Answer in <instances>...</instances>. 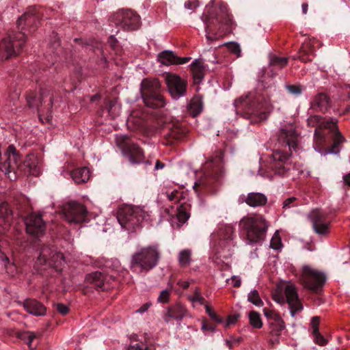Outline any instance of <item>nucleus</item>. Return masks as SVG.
Returning <instances> with one entry per match:
<instances>
[{"mask_svg":"<svg viewBox=\"0 0 350 350\" xmlns=\"http://www.w3.org/2000/svg\"><path fill=\"white\" fill-rule=\"evenodd\" d=\"M157 59L162 64L170 66L186 64L191 59V57H179L171 51H164L159 53Z\"/></svg>","mask_w":350,"mask_h":350,"instance_id":"393cba45","label":"nucleus"},{"mask_svg":"<svg viewBox=\"0 0 350 350\" xmlns=\"http://www.w3.org/2000/svg\"><path fill=\"white\" fill-rule=\"evenodd\" d=\"M128 350H149V349L144 345H139L138 343L131 345Z\"/></svg>","mask_w":350,"mask_h":350,"instance_id":"052dcab7","label":"nucleus"},{"mask_svg":"<svg viewBox=\"0 0 350 350\" xmlns=\"http://www.w3.org/2000/svg\"><path fill=\"white\" fill-rule=\"evenodd\" d=\"M146 116L140 110L132 111L127 119V124L135 129H140L144 126Z\"/></svg>","mask_w":350,"mask_h":350,"instance_id":"2f4dec72","label":"nucleus"},{"mask_svg":"<svg viewBox=\"0 0 350 350\" xmlns=\"http://www.w3.org/2000/svg\"><path fill=\"white\" fill-rule=\"evenodd\" d=\"M310 218L312 227L316 233L319 234H326L329 231V221L327 214L319 210L313 211L310 214Z\"/></svg>","mask_w":350,"mask_h":350,"instance_id":"4be33fe9","label":"nucleus"},{"mask_svg":"<svg viewBox=\"0 0 350 350\" xmlns=\"http://www.w3.org/2000/svg\"><path fill=\"white\" fill-rule=\"evenodd\" d=\"M64 262V254L57 251L55 247L44 246L40 250L36 263L37 265L49 266L56 270H61Z\"/></svg>","mask_w":350,"mask_h":350,"instance_id":"dca6fc26","label":"nucleus"},{"mask_svg":"<svg viewBox=\"0 0 350 350\" xmlns=\"http://www.w3.org/2000/svg\"><path fill=\"white\" fill-rule=\"evenodd\" d=\"M320 323V318L319 317H314L311 319L312 334L314 338V341L319 345L323 346L327 344L326 339L320 334L319 331V325Z\"/></svg>","mask_w":350,"mask_h":350,"instance_id":"72a5a7b5","label":"nucleus"},{"mask_svg":"<svg viewBox=\"0 0 350 350\" xmlns=\"http://www.w3.org/2000/svg\"><path fill=\"white\" fill-rule=\"evenodd\" d=\"M23 306L27 312L34 316H43L46 313L45 306L36 299H25Z\"/></svg>","mask_w":350,"mask_h":350,"instance_id":"c85d7f7f","label":"nucleus"},{"mask_svg":"<svg viewBox=\"0 0 350 350\" xmlns=\"http://www.w3.org/2000/svg\"><path fill=\"white\" fill-rule=\"evenodd\" d=\"M106 107L109 116L113 119L118 117L120 113L121 106L117 100H107Z\"/></svg>","mask_w":350,"mask_h":350,"instance_id":"58836bf2","label":"nucleus"},{"mask_svg":"<svg viewBox=\"0 0 350 350\" xmlns=\"http://www.w3.org/2000/svg\"><path fill=\"white\" fill-rule=\"evenodd\" d=\"M176 218L178 221L181 223H185L189 217V214L187 212V208L185 205H180L177 208Z\"/></svg>","mask_w":350,"mask_h":350,"instance_id":"c03bdc74","label":"nucleus"},{"mask_svg":"<svg viewBox=\"0 0 350 350\" xmlns=\"http://www.w3.org/2000/svg\"><path fill=\"white\" fill-rule=\"evenodd\" d=\"M165 82L168 91L174 99H178L185 96L187 91V81L178 75L167 73L165 77Z\"/></svg>","mask_w":350,"mask_h":350,"instance_id":"aec40b11","label":"nucleus"},{"mask_svg":"<svg viewBox=\"0 0 350 350\" xmlns=\"http://www.w3.org/2000/svg\"><path fill=\"white\" fill-rule=\"evenodd\" d=\"M160 255L157 245L142 247L132 255L130 267L135 272L147 273L158 265Z\"/></svg>","mask_w":350,"mask_h":350,"instance_id":"20e7f679","label":"nucleus"},{"mask_svg":"<svg viewBox=\"0 0 350 350\" xmlns=\"http://www.w3.org/2000/svg\"><path fill=\"white\" fill-rule=\"evenodd\" d=\"M149 306V304H145L137 310V312L139 313H144L148 309Z\"/></svg>","mask_w":350,"mask_h":350,"instance_id":"774afa93","label":"nucleus"},{"mask_svg":"<svg viewBox=\"0 0 350 350\" xmlns=\"http://www.w3.org/2000/svg\"><path fill=\"white\" fill-rule=\"evenodd\" d=\"M278 142L282 147H288L289 151H297L301 142V133L296 123L284 121L281 123L278 131Z\"/></svg>","mask_w":350,"mask_h":350,"instance_id":"6e6552de","label":"nucleus"},{"mask_svg":"<svg viewBox=\"0 0 350 350\" xmlns=\"http://www.w3.org/2000/svg\"><path fill=\"white\" fill-rule=\"evenodd\" d=\"M187 308L180 303L170 306L164 316V321L166 323L170 322L172 319H175L178 321L187 315Z\"/></svg>","mask_w":350,"mask_h":350,"instance_id":"a878e982","label":"nucleus"},{"mask_svg":"<svg viewBox=\"0 0 350 350\" xmlns=\"http://www.w3.org/2000/svg\"><path fill=\"white\" fill-rule=\"evenodd\" d=\"M239 226L246 234L248 243H255L265 239L268 224L263 216L254 215L243 217Z\"/></svg>","mask_w":350,"mask_h":350,"instance_id":"423d86ee","label":"nucleus"},{"mask_svg":"<svg viewBox=\"0 0 350 350\" xmlns=\"http://www.w3.org/2000/svg\"><path fill=\"white\" fill-rule=\"evenodd\" d=\"M288 63L286 57H281L276 55H273L270 59V65L273 66H278L280 68H284Z\"/></svg>","mask_w":350,"mask_h":350,"instance_id":"49530a36","label":"nucleus"},{"mask_svg":"<svg viewBox=\"0 0 350 350\" xmlns=\"http://www.w3.org/2000/svg\"><path fill=\"white\" fill-rule=\"evenodd\" d=\"M26 42L24 32L9 33L0 42V55L2 58L8 59L18 55L23 49Z\"/></svg>","mask_w":350,"mask_h":350,"instance_id":"f8f14e48","label":"nucleus"},{"mask_svg":"<svg viewBox=\"0 0 350 350\" xmlns=\"http://www.w3.org/2000/svg\"><path fill=\"white\" fill-rule=\"evenodd\" d=\"M234 105L237 113L256 122L267 120L273 109L270 95L266 90L243 95L234 100Z\"/></svg>","mask_w":350,"mask_h":350,"instance_id":"f257e3e1","label":"nucleus"},{"mask_svg":"<svg viewBox=\"0 0 350 350\" xmlns=\"http://www.w3.org/2000/svg\"><path fill=\"white\" fill-rule=\"evenodd\" d=\"M169 136L174 139H181L186 135V130L180 123L169 125Z\"/></svg>","mask_w":350,"mask_h":350,"instance_id":"e433bc0d","label":"nucleus"},{"mask_svg":"<svg viewBox=\"0 0 350 350\" xmlns=\"http://www.w3.org/2000/svg\"><path fill=\"white\" fill-rule=\"evenodd\" d=\"M202 329L204 330V331L205 330L213 331V327L212 325L207 324L206 322H204L202 323Z\"/></svg>","mask_w":350,"mask_h":350,"instance_id":"338daca9","label":"nucleus"},{"mask_svg":"<svg viewBox=\"0 0 350 350\" xmlns=\"http://www.w3.org/2000/svg\"><path fill=\"white\" fill-rule=\"evenodd\" d=\"M244 198L246 204L252 207L263 206L267 201V197L261 193H250Z\"/></svg>","mask_w":350,"mask_h":350,"instance_id":"473e14b6","label":"nucleus"},{"mask_svg":"<svg viewBox=\"0 0 350 350\" xmlns=\"http://www.w3.org/2000/svg\"><path fill=\"white\" fill-rule=\"evenodd\" d=\"M170 290H163L162 291L158 298H157V301L159 302V303H163V304H165V303H167L169 301H170Z\"/></svg>","mask_w":350,"mask_h":350,"instance_id":"864d4df0","label":"nucleus"},{"mask_svg":"<svg viewBox=\"0 0 350 350\" xmlns=\"http://www.w3.org/2000/svg\"><path fill=\"white\" fill-rule=\"evenodd\" d=\"M188 300L193 304L198 303L200 305H205V299L201 293V291L198 287H196L193 293L188 296Z\"/></svg>","mask_w":350,"mask_h":350,"instance_id":"37998d69","label":"nucleus"},{"mask_svg":"<svg viewBox=\"0 0 350 350\" xmlns=\"http://www.w3.org/2000/svg\"><path fill=\"white\" fill-rule=\"evenodd\" d=\"M232 285L234 286V287H236V288H238L241 286V279L239 277H237V276H233L232 278Z\"/></svg>","mask_w":350,"mask_h":350,"instance_id":"680f3d73","label":"nucleus"},{"mask_svg":"<svg viewBox=\"0 0 350 350\" xmlns=\"http://www.w3.org/2000/svg\"><path fill=\"white\" fill-rule=\"evenodd\" d=\"M270 333L272 336H279L281 332L285 328V324L282 319L275 320L269 323Z\"/></svg>","mask_w":350,"mask_h":350,"instance_id":"ea45409f","label":"nucleus"},{"mask_svg":"<svg viewBox=\"0 0 350 350\" xmlns=\"http://www.w3.org/2000/svg\"><path fill=\"white\" fill-rule=\"evenodd\" d=\"M20 337L23 339L27 341V345L29 347L31 346L32 341L36 337V335L33 332H25L23 334H21Z\"/></svg>","mask_w":350,"mask_h":350,"instance_id":"5fc2aeb1","label":"nucleus"},{"mask_svg":"<svg viewBox=\"0 0 350 350\" xmlns=\"http://www.w3.org/2000/svg\"><path fill=\"white\" fill-rule=\"evenodd\" d=\"M198 5L199 3L198 1L197 0L188 1L185 3V7L189 10H195L196 8L198 7Z\"/></svg>","mask_w":350,"mask_h":350,"instance_id":"bf43d9fd","label":"nucleus"},{"mask_svg":"<svg viewBox=\"0 0 350 350\" xmlns=\"http://www.w3.org/2000/svg\"><path fill=\"white\" fill-rule=\"evenodd\" d=\"M116 143L122 151L128 155L132 163H139L143 161L144 157L142 149L137 144L131 142L127 135L118 136Z\"/></svg>","mask_w":350,"mask_h":350,"instance_id":"6ab92c4d","label":"nucleus"},{"mask_svg":"<svg viewBox=\"0 0 350 350\" xmlns=\"http://www.w3.org/2000/svg\"><path fill=\"white\" fill-rule=\"evenodd\" d=\"M190 70L196 84L200 83L204 77L205 67L202 59H195L190 65Z\"/></svg>","mask_w":350,"mask_h":350,"instance_id":"7c9ffc66","label":"nucleus"},{"mask_svg":"<svg viewBox=\"0 0 350 350\" xmlns=\"http://www.w3.org/2000/svg\"><path fill=\"white\" fill-rule=\"evenodd\" d=\"M204 169L205 170L204 177L196 181L193 185V189L196 191L199 187H208L212 183L219 181L222 177L224 170L221 152L208 161L205 163Z\"/></svg>","mask_w":350,"mask_h":350,"instance_id":"0eeeda50","label":"nucleus"},{"mask_svg":"<svg viewBox=\"0 0 350 350\" xmlns=\"http://www.w3.org/2000/svg\"><path fill=\"white\" fill-rule=\"evenodd\" d=\"M308 125L316 129H319L321 131L327 130L332 135L333 146L332 152L337 151L338 144H341L345 142V137L338 131L337 126V120L335 118H330L326 120L319 115L310 116L308 118Z\"/></svg>","mask_w":350,"mask_h":350,"instance_id":"9b49d317","label":"nucleus"},{"mask_svg":"<svg viewBox=\"0 0 350 350\" xmlns=\"http://www.w3.org/2000/svg\"><path fill=\"white\" fill-rule=\"evenodd\" d=\"M204 308L206 310V313L208 314V316L213 320L217 321L219 322L221 321L219 317L212 311L211 308L208 305H204Z\"/></svg>","mask_w":350,"mask_h":350,"instance_id":"4d7b16f0","label":"nucleus"},{"mask_svg":"<svg viewBox=\"0 0 350 350\" xmlns=\"http://www.w3.org/2000/svg\"><path fill=\"white\" fill-rule=\"evenodd\" d=\"M56 310L62 315H66L69 311L68 307L63 304H57Z\"/></svg>","mask_w":350,"mask_h":350,"instance_id":"13d9d810","label":"nucleus"},{"mask_svg":"<svg viewBox=\"0 0 350 350\" xmlns=\"http://www.w3.org/2000/svg\"><path fill=\"white\" fill-rule=\"evenodd\" d=\"M234 230L232 226H221L212 235V242L217 253L229 252L234 246Z\"/></svg>","mask_w":350,"mask_h":350,"instance_id":"4468645a","label":"nucleus"},{"mask_svg":"<svg viewBox=\"0 0 350 350\" xmlns=\"http://www.w3.org/2000/svg\"><path fill=\"white\" fill-rule=\"evenodd\" d=\"M113 21L118 26L126 31L138 29L140 25L139 16L131 10H121L113 16Z\"/></svg>","mask_w":350,"mask_h":350,"instance_id":"a211bd4d","label":"nucleus"},{"mask_svg":"<svg viewBox=\"0 0 350 350\" xmlns=\"http://www.w3.org/2000/svg\"><path fill=\"white\" fill-rule=\"evenodd\" d=\"M150 214L143 208L131 205H124L117 212V219L125 230L133 232L150 219Z\"/></svg>","mask_w":350,"mask_h":350,"instance_id":"39448f33","label":"nucleus"},{"mask_svg":"<svg viewBox=\"0 0 350 350\" xmlns=\"http://www.w3.org/2000/svg\"><path fill=\"white\" fill-rule=\"evenodd\" d=\"M10 216L11 211L8 204L6 202L1 203L0 204V226L8 222Z\"/></svg>","mask_w":350,"mask_h":350,"instance_id":"a19ab883","label":"nucleus"},{"mask_svg":"<svg viewBox=\"0 0 350 350\" xmlns=\"http://www.w3.org/2000/svg\"><path fill=\"white\" fill-rule=\"evenodd\" d=\"M284 295L281 293L273 294V299L282 305L287 303L291 316L294 317L296 313L299 312L303 309L302 304L298 297L297 288L294 284H288L284 287Z\"/></svg>","mask_w":350,"mask_h":350,"instance_id":"2eb2a0df","label":"nucleus"},{"mask_svg":"<svg viewBox=\"0 0 350 350\" xmlns=\"http://www.w3.org/2000/svg\"><path fill=\"white\" fill-rule=\"evenodd\" d=\"M344 183L350 188V172L345 174L342 177Z\"/></svg>","mask_w":350,"mask_h":350,"instance_id":"69168bd1","label":"nucleus"},{"mask_svg":"<svg viewBox=\"0 0 350 350\" xmlns=\"http://www.w3.org/2000/svg\"><path fill=\"white\" fill-rule=\"evenodd\" d=\"M167 198H168V200L170 201H176V202H177L181 198L182 193L178 191H177V190H174L170 193H167Z\"/></svg>","mask_w":350,"mask_h":350,"instance_id":"6e6d98bb","label":"nucleus"},{"mask_svg":"<svg viewBox=\"0 0 350 350\" xmlns=\"http://www.w3.org/2000/svg\"><path fill=\"white\" fill-rule=\"evenodd\" d=\"M90 172L88 167H82L75 169L71 176L77 184L86 183L90 179Z\"/></svg>","mask_w":350,"mask_h":350,"instance_id":"f704fd0d","label":"nucleus"},{"mask_svg":"<svg viewBox=\"0 0 350 350\" xmlns=\"http://www.w3.org/2000/svg\"><path fill=\"white\" fill-rule=\"evenodd\" d=\"M38 23V16L36 14V10L33 9L29 12H25L18 20L17 26L21 30L25 29V27L30 28L36 27Z\"/></svg>","mask_w":350,"mask_h":350,"instance_id":"cd10ccee","label":"nucleus"},{"mask_svg":"<svg viewBox=\"0 0 350 350\" xmlns=\"http://www.w3.org/2000/svg\"><path fill=\"white\" fill-rule=\"evenodd\" d=\"M282 243L278 234H275L270 241V247L273 250H279L282 247Z\"/></svg>","mask_w":350,"mask_h":350,"instance_id":"3c124183","label":"nucleus"},{"mask_svg":"<svg viewBox=\"0 0 350 350\" xmlns=\"http://www.w3.org/2000/svg\"><path fill=\"white\" fill-rule=\"evenodd\" d=\"M177 284L182 288L187 289L189 288L190 282L189 281L179 280L178 281Z\"/></svg>","mask_w":350,"mask_h":350,"instance_id":"e2e57ef3","label":"nucleus"},{"mask_svg":"<svg viewBox=\"0 0 350 350\" xmlns=\"http://www.w3.org/2000/svg\"><path fill=\"white\" fill-rule=\"evenodd\" d=\"M263 313L265 317L268 319L269 323L271 321H275L281 317L280 314H278L275 311L270 310L267 308H265L263 309Z\"/></svg>","mask_w":350,"mask_h":350,"instance_id":"8fccbe9b","label":"nucleus"},{"mask_svg":"<svg viewBox=\"0 0 350 350\" xmlns=\"http://www.w3.org/2000/svg\"><path fill=\"white\" fill-rule=\"evenodd\" d=\"M247 300L258 307H262L264 304L257 290H253L248 294Z\"/></svg>","mask_w":350,"mask_h":350,"instance_id":"a18cd8bd","label":"nucleus"},{"mask_svg":"<svg viewBox=\"0 0 350 350\" xmlns=\"http://www.w3.org/2000/svg\"><path fill=\"white\" fill-rule=\"evenodd\" d=\"M117 40L116 38H115L114 36H111L109 39H108V43L109 44V45L114 49L115 48V46H116V44L117 42Z\"/></svg>","mask_w":350,"mask_h":350,"instance_id":"0e129e2a","label":"nucleus"},{"mask_svg":"<svg viewBox=\"0 0 350 350\" xmlns=\"http://www.w3.org/2000/svg\"><path fill=\"white\" fill-rule=\"evenodd\" d=\"M62 212L65 219L70 224H81L87 217L86 208L82 204L75 201L64 204Z\"/></svg>","mask_w":350,"mask_h":350,"instance_id":"f3484780","label":"nucleus"},{"mask_svg":"<svg viewBox=\"0 0 350 350\" xmlns=\"http://www.w3.org/2000/svg\"><path fill=\"white\" fill-rule=\"evenodd\" d=\"M331 106V100L327 94L319 93L310 103V108L316 111L326 112Z\"/></svg>","mask_w":350,"mask_h":350,"instance_id":"bb28decb","label":"nucleus"},{"mask_svg":"<svg viewBox=\"0 0 350 350\" xmlns=\"http://www.w3.org/2000/svg\"><path fill=\"white\" fill-rule=\"evenodd\" d=\"M270 167L275 174L292 180L299 178L305 174L302 165L292 161L291 153L280 150L273 152Z\"/></svg>","mask_w":350,"mask_h":350,"instance_id":"7ed1b4c3","label":"nucleus"},{"mask_svg":"<svg viewBox=\"0 0 350 350\" xmlns=\"http://www.w3.org/2000/svg\"><path fill=\"white\" fill-rule=\"evenodd\" d=\"M160 83L157 79H146L141 83V94L145 105L152 108H161L165 100L161 94Z\"/></svg>","mask_w":350,"mask_h":350,"instance_id":"1a4fd4ad","label":"nucleus"},{"mask_svg":"<svg viewBox=\"0 0 350 350\" xmlns=\"http://www.w3.org/2000/svg\"><path fill=\"white\" fill-rule=\"evenodd\" d=\"M26 231L34 237L44 235L46 230V224L42 215L36 213H30L25 220Z\"/></svg>","mask_w":350,"mask_h":350,"instance_id":"412c9836","label":"nucleus"},{"mask_svg":"<svg viewBox=\"0 0 350 350\" xmlns=\"http://www.w3.org/2000/svg\"><path fill=\"white\" fill-rule=\"evenodd\" d=\"M300 281L306 288L314 293H319L325 283L326 276L322 271L304 265L301 269Z\"/></svg>","mask_w":350,"mask_h":350,"instance_id":"ddd939ff","label":"nucleus"},{"mask_svg":"<svg viewBox=\"0 0 350 350\" xmlns=\"http://www.w3.org/2000/svg\"><path fill=\"white\" fill-rule=\"evenodd\" d=\"M313 42L314 41L312 42L310 40H306L302 44L298 54L294 57V59H299L303 62L311 61L314 56Z\"/></svg>","mask_w":350,"mask_h":350,"instance_id":"c756f323","label":"nucleus"},{"mask_svg":"<svg viewBox=\"0 0 350 350\" xmlns=\"http://www.w3.org/2000/svg\"><path fill=\"white\" fill-rule=\"evenodd\" d=\"M299 204V200L295 197H290L284 200L282 203V208L284 209H289L293 207L297 206Z\"/></svg>","mask_w":350,"mask_h":350,"instance_id":"de8ad7c7","label":"nucleus"},{"mask_svg":"<svg viewBox=\"0 0 350 350\" xmlns=\"http://www.w3.org/2000/svg\"><path fill=\"white\" fill-rule=\"evenodd\" d=\"M112 280L111 276L107 275L100 271H95L85 276V282L92 285L98 290L105 291L107 289L109 281Z\"/></svg>","mask_w":350,"mask_h":350,"instance_id":"b1692460","label":"nucleus"},{"mask_svg":"<svg viewBox=\"0 0 350 350\" xmlns=\"http://www.w3.org/2000/svg\"><path fill=\"white\" fill-rule=\"evenodd\" d=\"M202 19L205 25L208 42L219 40L232 31L234 26L231 14L226 5H211L206 8Z\"/></svg>","mask_w":350,"mask_h":350,"instance_id":"f03ea898","label":"nucleus"},{"mask_svg":"<svg viewBox=\"0 0 350 350\" xmlns=\"http://www.w3.org/2000/svg\"><path fill=\"white\" fill-rule=\"evenodd\" d=\"M27 102L30 107H36L39 113V119L44 122H49L51 119V109L53 96L51 90L42 89L39 96L28 95Z\"/></svg>","mask_w":350,"mask_h":350,"instance_id":"9d476101","label":"nucleus"},{"mask_svg":"<svg viewBox=\"0 0 350 350\" xmlns=\"http://www.w3.org/2000/svg\"><path fill=\"white\" fill-rule=\"evenodd\" d=\"M328 134H329L332 138V134L327 130L321 131L319 129H315L313 147L317 152L321 153V154L334 153L332 152L333 144L331 146L329 150L327 149ZM339 145L340 144H338L336 148L337 151L335 153H338L339 152Z\"/></svg>","mask_w":350,"mask_h":350,"instance_id":"5701e85b","label":"nucleus"},{"mask_svg":"<svg viewBox=\"0 0 350 350\" xmlns=\"http://www.w3.org/2000/svg\"><path fill=\"white\" fill-rule=\"evenodd\" d=\"M224 45L231 53L237 55V56H240L241 49L238 44L235 42H228L226 43Z\"/></svg>","mask_w":350,"mask_h":350,"instance_id":"603ef678","label":"nucleus"},{"mask_svg":"<svg viewBox=\"0 0 350 350\" xmlns=\"http://www.w3.org/2000/svg\"><path fill=\"white\" fill-rule=\"evenodd\" d=\"M286 89L290 94L299 96L302 93V91L304 90V87L299 84L286 85Z\"/></svg>","mask_w":350,"mask_h":350,"instance_id":"09e8293b","label":"nucleus"},{"mask_svg":"<svg viewBox=\"0 0 350 350\" xmlns=\"http://www.w3.org/2000/svg\"><path fill=\"white\" fill-rule=\"evenodd\" d=\"M203 103L202 98L197 96H194L188 105V111L193 117L198 116L202 111Z\"/></svg>","mask_w":350,"mask_h":350,"instance_id":"c9c22d12","label":"nucleus"},{"mask_svg":"<svg viewBox=\"0 0 350 350\" xmlns=\"http://www.w3.org/2000/svg\"><path fill=\"white\" fill-rule=\"evenodd\" d=\"M192 261V251L190 249H185L178 253V262L180 267H187Z\"/></svg>","mask_w":350,"mask_h":350,"instance_id":"4c0bfd02","label":"nucleus"},{"mask_svg":"<svg viewBox=\"0 0 350 350\" xmlns=\"http://www.w3.org/2000/svg\"><path fill=\"white\" fill-rule=\"evenodd\" d=\"M250 325L256 329H260L262 326V322L260 315L256 311H251L248 315Z\"/></svg>","mask_w":350,"mask_h":350,"instance_id":"79ce46f5","label":"nucleus"}]
</instances>
